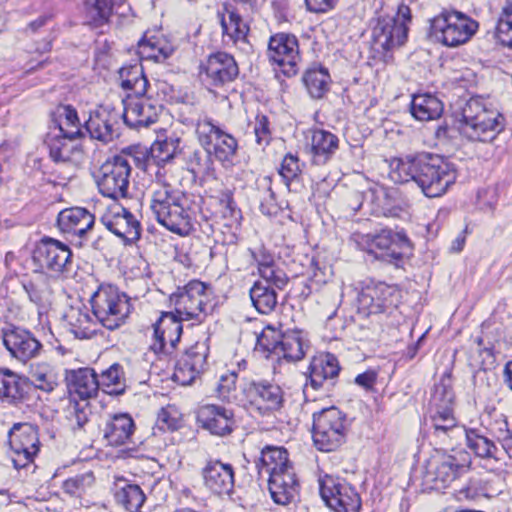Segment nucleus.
<instances>
[{"label": "nucleus", "instance_id": "obj_5", "mask_svg": "<svg viewBox=\"0 0 512 512\" xmlns=\"http://www.w3.org/2000/svg\"><path fill=\"white\" fill-rule=\"evenodd\" d=\"M95 319L109 330L120 327L131 312L129 297L113 285H101L91 297Z\"/></svg>", "mask_w": 512, "mask_h": 512}, {"label": "nucleus", "instance_id": "obj_63", "mask_svg": "<svg viewBox=\"0 0 512 512\" xmlns=\"http://www.w3.org/2000/svg\"><path fill=\"white\" fill-rule=\"evenodd\" d=\"M179 413L173 406L162 408L157 416V424L161 429L175 430L179 427Z\"/></svg>", "mask_w": 512, "mask_h": 512}, {"label": "nucleus", "instance_id": "obj_60", "mask_svg": "<svg viewBox=\"0 0 512 512\" xmlns=\"http://www.w3.org/2000/svg\"><path fill=\"white\" fill-rule=\"evenodd\" d=\"M265 285L274 286L278 289H283L288 283V277L284 270L279 268L276 264L271 266H263L258 271Z\"/></svg>", "mask_w": 512, "mask_h": 512}, {"label": "nucleus", "instance_id": "obj_29", "mask_svg": "<svg viewBox=\"0 0 512 512\" xmlns=\"http://www.w3.org/2000/svg\"><path fill=\"white\" fill-rule=\"evenodd\" d=\"M219 15L224 41L244 50L248 45L247 36L250 30L248 24L230 4H224L223 12Z\"/></svg>", "mask_w": 512, "mask_h": 512}, {"label": "nucleus", "instance_id": "obj_30", "mask_svg": "<svg viewBox=\"0 0 512 512\" xmlns=\"http://www.w3.org/2000/svg\"><path fill=\"white\" fill-rule=\"evenodd\" d=\"M94 223V214L83 207L63 209L57 217L58 227L63 233L81 238L93 228Z\"/></svg>", "mask_w": 512, "mask_h": 512}, {"label": "nucleus", "instance_id": "obj_22", "mask_svg": "<svg viewBox=\"0 0 512 512\" xmlns=\"http://www.w3.org/2000/svg\"><path fill=\"white\" fill-rule=\"evenodd\" d=\"M239 74L234 57L226 52H216L208 56L201 66L204 81L214 87L232 82Z\"/></svg>", "mask_w": 512, "mask_h": 512}, {"label": "nucleus", "instance_id": "obj_24", "mask_svg": "<svg viewBox=\"0 0 512 512\" xmlns=\"http://www.w3.org/2000/svg\"><path fill=\"white\" fill-rule=\"evenodd\" d=\"M408 26L393 17H380L372 30L376 50L389 51L403 45L407 39Z\"/></svg>", "mask_w": 512, "mask_h": 512}, {"label": "nucleus", "instance_id": "obj_61", "mask_svg": "<svg viewBox=\"0 0 512 512\" xmlns=\"http://www.w3.org/2000/svg\"><path fill=\"white\" fill-rule=\"evenodd\" d=\"M129 158V161H133L139 169L143 170L148 174H154L156 170V165L152 162V154L151 151H148L146 148L136 149L133 154H122Z\"/></svg>", "mask_w": 512, "mask_h": 512}, {"label": "nucleus", "instance_id": "obj_42", "mask_svg": "<svg viewBox=\"0 0 512 512\" xmlns=\"http://www.w3.org/2000/svg\"><path fill=\"white\" fill-rule=\"evenodd\" d=\"M115 500L128 512H138L146 496L140 486L120 479L116 483Z\"/></svg>", "mask_w": 512, "mask_h": 512}, {"label": "nucleus", "instance_id": "obj_49", "mask_svg": "<svg viewBox=\"0 0 512 512\" xmlns=\"http://www.w3.org/2000/svg\"><path fill=\"white\" fill-rule=\"evenodd\" d=\"M237 151L238 142L236 138L223 130L216 137L210 154H213L218 161L227 167L233 164Z\"/></svg>", "mask_w": 512, "mask_h": 512}, {"label": "nucleus", "instance_id": "obj_17", "mask_svg": "<svg viewBox=\"0 0 512 512\" xmlns=\"http://www.w3.org/2000/svg\"><path fill=\"white\" fill-rule=\"evenodd\" d=\"M267 56L272 63L280 67L284 75L288 77L296 75L301 61L298 39L288 33H277L271 36Z\"/></svg>", "mask_w": 512, "mask_h": 512}, {"label": "nucleus", "instance_id": "obj_10", "mask_svg": "<svg viewBox=\"0 0 512 512\" xmlns=\"http://www.w3.org/2000/svg\"><path fill=\"white\" fill-rule=\"evenodd\" d=\"M210 302L207 286L200 281H190L184 287H179L170 296V303L174 306V314L183 321L198 320L206 315Z\"/></svg>", "mask_w": 512, "mask_h": 512}, {"label": "nucleus", "instance_id": "obj_47", "mask_svg": "<svg viewBox=\"0 0 512 512\" xmlns=\"http://www.w3.org/2000/svg\"><path fill=\"white\" fill-rule=\"evenodd\" d=\"M177 146L173 140L156 142L152 145L150 151L152 162L156 165L155 179L163 181L166 176L165 165L170 163L176 154Z\"/></svg>", "mask_w": 512, "mask_h": 512}, {"label": "nucleus", "instance_id": "obj_4", "mask_svg": "<svg viewBox=\"0 0 512 512\" xmlns=\"http://www.w3.org/2000/svg\"><path fill=\"white\" fill-rule=\"evenodd\" d=\"M349 431L345 413L332 406L313 413L312 438L314 446L322 452H333L341 447Z\"/></svg>", "mask_w": 512, "mask_h": 512}, {"label": "nucleus", "instance_id": "obj_7", "mask_svg": "<svg viewBox=\"0 0 512 512\" xmlns=\"http://www.w3.org/2000/svg\"><path fill=\"white\" fill-rule=\"evenodd\" d=\"M257 346L268 352L267 357L274 355L291 362L303 359L309 348L303 331L291 330L281 334L269 326L257 338Z\"/></svg>", "mask_w": 512, "mask_h": 512}, {"label": "nucleus", "instance_id": "obj_25", "mask_svg": "<svg viewBox=\"0 0 512 512\" xmlns=\"http://www.w3.org/2000/svg\"><path fill=\"white\" fill-rule=\"evenodd\" d=\"M197 421L202 428L218 436L230 434L235 423L232 410L215 404L201 406L197 412Z\"/></svg>", "mask_w": 512, "mask_h": 512}, {"label": "nucleus", "instance_id": "obj_41", "mask_svg": "<svg viewBox=\"0 0 512 512\" xmlns=\"http://www.w3.org/2000/svg\"><path fill=\"white\" fill-rule=\"evenodd\" d=\"M27 387L28 378L21 377L8 369L0 371V399L16 403L23 399Z\"/></svg>", "mask_w": 512, "mask_h": 512}, {"label": "nucleus", "instance_id": "obj_54", "mask_svg": "<svg viewBox=\"0 0 512 512\" xmlns=\"http://www.w3.org/2000/svg\"><path fill=\"white\" fill-rule=\"evenodd\" d=\"M94 482L93 472L88 471L66 479L62 484V489L66 494L80 498L93 487Z\"/></svg>", "mask_w": 512, "mask_h": 512}, {"label": "nucleus", "instance_id": "obj_44", "mask_svg": "<svg viewBox=\"0 0 512 512\" xmlns=\"http://www.w3.org/2000/svg\"><path fill=\"white\" fill-rule=\"evenodd\" d=\"M119 75L121 87L130 92L127 95L140 96L146 94L149 82L141 65L123 67Z\"/></svg>", "mask_w": 512, "mask_h": 512}, {"label": "nucleus", "instance_id": "obj_62", "mask_svg": "<svg viewBox=\"0 0 512 512\" xmlns=\"http://www.w3.org/2000/svg\"><path fill=\"white\" fill-rule=\"evenodd\" d=\"M220 205L223 208V217L228 218L229 220V223L227 225H238L241 219V211L236 207V204L232 197V193L230 191L222 193Z\"/></svg>", "mask_w": 512, "mask_h": 512}, {"label": "nucleus", "instance_id": "obj_26", "mask_svg": "<svg viewBox=\"0 0 512 512\" xmlns=\"http://www.w3.org/2000/svg\"><path fill=\"white\" fill-rule=\"evenodd\" d=\"M120 114L109 106H100L90 114L85 123L91 138L103 143L111 142L118 136L117 125Z\"/></svg>", "mask_w": 512, "mask_h": 512}, {"label": "nucleus", "instance_id": "obj_6", "mask_svg": "<svg viewBox=\"0 0 512 512\" xmlns=\"http://www.w3.org/2000/svg\"><path fill=\"white\" fill-rule=\"evenodd\" d=\"M478 27L477 21L461 12L445 11L430 20L429 36L447 47H457L468 42Z\"/></svg>", "mask_w": 512, "mask_h": 512}, {"label": "nucleus", "instance_id": "obj_46", "mask_svg": "<svg viewBox=\"0 0 512 512\" xmlns=\"http://www.w3.org/2000/svg\"><path fill=\"white\" fill-rule=\"evenodd\" d=\"M250 298L255 309L261 314H269L277 305L276 291L262 281H257L250 289Z\"/></svg>", "mask_w": 512, "mask_h": 512}, {"label": "nucleus", "instance_id": "obj_51", "mask_svg": "<svg viewBox=\"0 0 512 512\" xmlns=\"http://www.w3.org/2000/svg\"><path fill=\"white\" fill-rule=\"evenodd\" d=\"M66 418L73 431L84 430L92 415L91 405L88 401L71 399L67 407Z\"/></svg>", "mask_w": 512, "mask_h": 512}, {"label": "nucleus", "instance_id": "obj_53", "mask_svg": "<svg viewBox=\"0 0 512 512\" xmlns=\"http://www.w3.org/2000/svg\"><path fill=\"white\" fill-rule=\"evenodd\" d=\"M31 302L38 307H46L50 303L52 290L43 277L31 280L23 285Z\"/></svg>", "mask_w": 512, "mask_h": 512}, {"label": "nucleus", "instance_id": "obj_58", "mask_svg": "<svg viewBox=\"0 0 512 512\" xmlns=\"http://www.w3.org/2000/svg\"><path fill=\"white\" fill-rule=\"evenodd\" d=\"M499 41L512 47V1L502 10L496 26Z\"/></svg>", "mask_w": 512, "mask_h": 512}, {"label": "nucleus", "instance_id": "obj_20", "mask_svg": "<svg viewBox=\"0 0 512 512\" xmlns=\"http://www.w3.org/2000/svg\"><path fill=\"white\" fill-rule=\"evenodd\" d=\"M398 296L399 291L395 286L382 282L367 284L358 294V310L366 316L382 313L396 305Z\"/></svg>", "mask_w": 512, "mask_h": 512}, {"label": "nucleus", "instance_id": "obj_33", "mask_svg": "<svg viewBox=\"0 0 512 512\" xmlns=\"http://www.w3.org/2000/svg\"><path fill=\"white\" fill-rule=\"evenodd\" d=\"M100 388V382L92 368H80L70 372L68 377V390L72 399L78 397L88 401L95 397Z\"/></svg>", "mask_w": 512, "mask_h": 512}, {"label": "nucleus", "instance_id": "obj_37", "mask_svg": "<svg viewBox=\"0 0 512 512\" xmlns=\"http://www.w3.org/2000/svg\"><path fill=\"white\" fill-rule=\"evenodd\" d=\"M63 319L76 338L87 339L96 333V321L88 308L82 304L70 306L65 311Z\"/></svg>", "mask_w": 512, "mask_h": 512}, {"label": "nucleus", "instance_id": "obj_3", "mask_svg": "<svg viewBox=\"0 0 512 512\" xmlns=\"http://www.w3.org/2000/svg\"><path fill=\"white\" fill-rule=\"evenodd\" d=\"M461 132L472 141H492L504 129V116L488 109L483 100L470 98L462 108Z\"/></svg>", "mask_w": 512, "mask_h": 512}, {"label": "nucleus", "instance_id": "obj_50", "mask_svg": "<svg viewBox=\"0 0 512 512\" xmlns=\"http://www.w3.org/2000/svg\"><path fill=\"white\" fill-rule=\"evenodd\" d=\"M49 128H61L62 133L77 129L82 135L77 111L70 105H59L52 113V123Z\"/></svg>", "mask_w": 512, "mask_h": 512}, {"label": "nucleus", "instance_id": "obj_27", "mask_svg": "<svg viewBox=\"0 0 512 512\" xmlns=\"http://www.w3.org/2000/svg\"><path fill=\"white\" fill-rule=\"evenodd\" d=\"M204 485L217 495H228L234 487V468L220 460L209 461L202 470Z\"/></svg>", "mask_w": 512, "mask_h": 512}, {"label": "nucleus", "instance_id": "obj_40", "mask_svg": "<svg viewBox=\"0 0 512 512\" xmlns=\"http://www.w3.org/2000/svg\"><path fill=\"white\" fill-rule=\"evenodd\" d=\"M139 55L142 59L164 62L174 52V46L163 36H151L139 42Z\"/></svg>", "mask_w": 512, "mask_h": 512}, {"label": "nucleus", "instance_id": "obj_35", "mask_svg": "<svg viewBox=\"0 0 512 512\" xmlns=\"http://www.w3.org/2000/svg\"><path fill=\"white\" fill-rule=\"evenodd\" d=\"M340 366L335 355L321 353L314 356L308 367V379L314 389L321 388L325 382H332L339 374Z\"/></svg>", "mask_w": 512, "mask_h": 512}, {"label": "nucleus", "instance_id": "obj_48", "mask_svg": "<svg viewBox=\"0 0 512 512\" xmlns=\"http://www.w3.org/2000/svg\"><path fill=\"white\" fill-rule=\"evenodd\" d=\"M236 382L237 373L235 371L222 375L217 386L218 397L229 403H235L243 407L246 395L245 381L241 385L240 390H237Z\"/></svg>", "mask_w": 512, "mask_h": 512}, {"label": "nucleus", "instance_id": "obj_57", "mask_svg": "<svg viewBox=\"0 0 512 512\" xmlns=\"http://www.w3.org/2000/svg\"><path fill=\"white\" fill-rule=\"evenodd\" d=\"M85 9L95 25L107 23L112 15L110 0H85Z\"/></svg>", "mask_w": 512, "mask_h": 512}, {"label": "nucleus", "instance_id": "obj_43", "mask_svg": "<svg viewBox=\"0 0 512 512\" xmlns=\"http://www.w3.org/2000/svg\"><path fill=\"white\" fill-rule=\"evenodd\" d=\"M411 114L419 121L434 120L443 112L442 102L431 94L414 95L411 102Z\"/></svg>", "mask_w": 512, "mask_h": 512}, {"label": "nucleus", "instance_id": "obj_16", "mask_svg": "<svg viewBox=\"0 0 512 512\" xmlns=\"http://www.w3.org/2000/svg\"><path fill=\"white\" fill-rule=\"evenodd\" d=\"M36 427L29 423H16L9 431L11 460L16 469L29 465L39 451Z\"/></svg>", "mask_w": 512, "mask_h": 512}, {"label": "nucleus", "instance_id": "obj_11", "mask_svg": "<svg viewBox=\"0 0 512 512\" xmlns=\"http://www.w3.org/2000/svg\"><path fill=\"white\" fill-rule=\"evenodd\" d=\"M130 175L131 165L128 157L117 155L106 160L97 176L100 193L112 199L126 197Z\"/></svg>", "mask_w": 512, "mask_h": 512}, {"label": "nucleus", "instance_id": "obj_8", "mask_svg": "<svg viewBox=\"0 0 512 512\" xmlns=\"http://www.w3.org/2000/svg\"><path fill=\"white\" fill-rule=\"evenodd\" d=\"M243 407L261 416L279 411L285 402L280 385L267 379H245Z\"/></svg>", "mask_w": 512, "mask_h": 512}, {"label": "nucleus", "instance_id": "obj_18", "mask_svg": "<svg viewBox=\"0 0 512 512\" xmlns=\"http://www.w3.org/2000/svg\"><path fill=\"white\" fill-rule=\"evenodd\" d=\"M1 334L3 345L10 356L21 363L38 357L42 351L41 342L25 328L9 325L1 329Z\"/></svg>", "mask_w": 512, "mask_h": 512}, {"label": "nucleus", "instance_id": "obj_28", "mask_svg": "<svg viewBox=\"0 0 512 512\" xmlns=\"http://www.w3.org/2000/svg\"><path fill=\"white\" fill-rule=\"evenodd\" d=\"M371 245L381 251V258L395 264L411 249L407 236L391 229H383L374 235Z\"/></svg>", "mask_w": 512, "mask_h": 512}, {"label": "nucleus", "instance_id": "obj_15", "mask_svg": "<svg viewBox=\"0 0 512 512\" xmlns=\"http://www.w3.org/2000/svg\"><path fill=\"white\" fill-rule=\"evenodd\" d=\"M464 435L467 447L474 452L476 457L482 460L483 467L487 471L495 473L500 479L505 480L507 474L506 462L495 442L477 428L464 429Z\"/></svg>", "mask_w": 512, "mask_h": 512}, {"label": "nucleus", "instance_id": "obj_38", "mask_svg": "<svg viewBox=\"0 0 512 512\" xmlns=\"http://www.w3.org/2000/svg\"><path fill=\"white\" fill-rule=\"evenodd\" d=\"M259 475L273 476L293 468L288 459V452L282 447L267 446L262 449L261 457L257 463Z\"/></svg>", "mask_w": 512, "mask_h": 512}, {"label": "nucleus", "instance_id": "obj_21", "mask_svg": "<svg viewBox=\"0 0 512 512\" xmlns=\"http://www.w3.org/2000/svg\"><path fill=\"white\" fill-rule=\"evenodd\" d=\"M101 222L110 232L126 242L132 243L140 238V222L119 204L110 205L101 216Z\"/></svg>", "mask_w": 512, "mask_h": 512}, {"label": "nucleus", "instance_id": "obj_39", "mask_svg": "<svg viewBox=\"0 0 512 512\" xmlns=\"http://www.w3.org/2000/svg\"><path fill=\"white\" fill-rule=\"evenodd\" d=\"M339 147L338 137L326 130H314L311 137V159L315 165L326 164Z\"/></svg>", "mask_w": 512, "mask_h": 512}, {"label": "nucleus", "instance_id": "obj_12", "mask_svg": "<svg viewBox=\"0 0 512 512\" xmlns=\"http://www.w3.org/2000/svg\"><path fill=\"white\" fill-rule=\"evenodd\" d=\"M320 495L335 512H359L361 498L346 480L325 475L319 479Z\"/></svg>", "mask_w": 512, "mask_h": 512}, {"label": "nucleus", "instance_id": "obj_59", "mask_svg": "<svg viewBox=\"0 0 512 512\" xmlns=\"http://www.w3.org/2000/svg\"><path fill=\"white\" fill-rule=\"evenodd\" d=\"M304 164L300 162L297 155L288 153L282 159L279 174L284 179L287 186L290 182L298 179L302 172Z\"/></svg>", "mask_w": 512, "mask_h": 512}, {"label": "nucleus", "instance_id": "obj_45", "mask_svg": "<svg viewBox=\"0 0 512 512\" xmlns=\"http://www.w3.org/2000/svg\"><path fill=\"white\" fill-rule=\"evenodd\" d=\"M303 83L314 99H321L330 87V75L328 70L323 67L309 68L303 75Z\"/></svg>", "mask_w": 512, "mask_h": 512}, {"label": "nucleus", "instance_id": "obj_36", "mask_svg": "<svg viewBox=\"0 0 512 512\" xmlns=\"http://www.w3.org/2000/svg\"><path fill=\"white\" fill-rule=\"evenodd\" d=\"M157 222L175 234L188 235L193 228L192 210L188 206V197L172 205Z\"/></svg>", "mask_w": 512, "mask_h": 512}, {"label": "nucleus", "instance_id": "obj_1", "mask_svg": "<svg viewBox=\"0 0 512 512\" xmlns=\"http://www.w3.org/2000/svg\"><path fill=\"white\" fill-rule=\"evenodd\" d=\"M392 178L400 183L414 181L425 196L433 198L443 195L454 184L457 172L444 158L424 153L398 159Z\"/></svg>", "mask_w": 512, "mask_h": 512}, {"label": "nucleus", "instance_id": "obj_2", "mask_svg": "<svg viewBox=\"0 0 512 512\" xmlns=\"http://www.w3.org/2000/svg\"><path fill=\"white\" fill-rule=\"evenodd\" d=\"M471 456L464 449L435 450L422 473L427 489L441 490L469 471Z\"/></svg>", "mask_w": 512, "mask_h": 512}, {"label": "nucleus", "instance_id": "obj_13", "mask_svg": "<svg viewBox=\"0 0 512 512\" xmlns=\"http://www.w3.org/2000/svg\"><path fill=\"white\" fill-rule=\"evenodd\" d=\"M208 341L209 337L202 331L195 343L186 348L174 371L173 376L176 382L189 385L205 371L209 355Z\"/></svg>", "mask_w": 512, "mask_h": 512}, {"label": "nucleus", "instance_id": "obj_14", "mask_svg": "<svg viewBox=\"0 0 512 512\" xmlns=\"http://www.w3.org/2000/svg\"><path fill=\"white\" fill-rule=\"evenodd\" d=\"M77 129L62 133L61 128H48L44 137V145L48 149L51 160L55 163L79 164L83 159V150L77 142Z\"/></svg>", "mask_w": 512, "mask_h": 512}, {"label": "nucleus", "instance_id": "obj_31", "mask_svg": "<svg viewBox=\"0 0 512 512\" xmlns=\"http://www.w3.org/2000/svg\"><path fill=\"white\" fill-rule=\"evenodd\" d=\"M180 200H186V194L172 187L166 179H155L150 187V210L156 220H160L165 211Z\"/></svg>", "mask_w": 512, "mask_h": 512}, {"label": "nucleus", "instance_id": "obj_34", "mask_svg": "<svg viewBox=\"0 0 512 512\" xmlns=\"http://www.w3.org/2000/svg\"><path fill=\"white\" fill-rule=\"evenodd\" d=\"M299 484L294 468L268 477V489L278 505H288L298 494Z\"/></svg>", "mask_w": 512, "mask_h": 512}, {"label": "nucleus", "instance_id": "obj_56", "mask_svg": "<svg viewBox=\"0 0 512 512\" xmlns=\"http://www.w3.org/2000/svg\"><path fill=\"white\" fill-rule=\"evenodd\" d=\"M100 386L104 387L108 394H121L124 391L123 371L119 364H113L101 374Z\"/></svg>", "mask_w": 512, "mask_h": 512}, {"label": "nucleus", "instance_id": "obj_9", "mask_svg": "<svg viewBox=\"0 0 512 512\" xmlns=\"http://www.w3.org/2000/svg\"><path fill=\"white\" fill-rule=\"evenodd\" d=\"M32 261L42 273L60 276L71 270L72 251L59 240L43 237L33 250Z\"/></svg>", "mask_w": 512, "mask_h": 512}, {"label": "nucleus", "instance_id": "obj_52", "mask_svg": "<svg viewBox=\"0 0 512 512\" xmlns=\"http://www.w3.org/2000/svg\"><path fill=\"white\" fill-rule=\"evenodd\" d=\"M30 380L37 389L45 392H52L58 385L56 374L46 363L31 366Z\"/></svg>", "mask_w": 512, "mask_h": 512}, {"label": "nucleus", "instance_id": "obj_55", "mask_svg": "<svg viewBox=\"0 0 512 512\" xmlns=\"http://www.w3.org/2000/svg\"><path fill=\"white\" fill-rule=\"evenodd\" d=\"M222 131L223 130L219 126L215 125L212 119L207 116L200 117L197 120L196 135L200 144L208 153H211L213 143Z\"/></svg>", "mask_w": 512, "mask_h": 512}, {"label": "nucleus", "instance_id": "obj_32", "mask_svg": "<svg viewBox=\"0 0 512 512\" xmlns=\"http://www.w3.org/2000/svg\"><path fill=\"white\" fill-rule=\"evenodd\" d=\"M135 431V423L127 413L110 416L103 427V438L110 446L118 447L131 441Z\"/></svg>", "mask_w": 512, "mask_h": 512}, {"label": "nucleus", "instance_id": "obj_19", "mask_svg": "<svg viewBox=\"0 0 512 512\" xmlns=\"http://www.w3.org/2000/svg\"><path fill=\"white\" fill-rule=\"evenodd\" d=\"M123 120L131 128H148L156 123L162 106L145 95H127L123 100Z\"/></svg>", "mask_w": 512, "mask_h": 512}, {"label": "nucleus", "instance_id": "obj_64", "mask_svg": "<svg viewBox=\"0 0 512 512\" xmlns=\"http://www.w3.org/2000/svg\"><path fill=\"white\" fill-rule=\"evenodd\" d=\"M254 133L258 145H268L272 139L268 117L258 114L255 118Z\"/></svg>", "mask_w": 512, "mask_h": 512}, {"label": "nucleus", "instance_id": "obj_23", "mask_svg": "<svg viewBox=\"0 0 512 512\" xmlns=\"http://www.w3.org/2000/svg\"><path fill=\"white\" fill-rule=\"evenodd\" d=\"M182 321L173 312H165L154 324V342L151 349L155 353L172 354L180 341Z\"/></svg>", "mask_w": 512, "mask_h": 512}]
</instances>
